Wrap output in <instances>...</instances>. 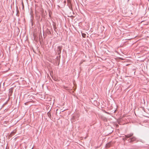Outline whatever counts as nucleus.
I'll return each mask as SVG.
<instances>
[{
    "mask_svg": "<svg viewBox=\"0 0 149 149\" xmlns=\"http://www.w3.org/2000/svg\"><path fill=\"white\" fill-rule=\"evenodd\" d=\"M135 140H136V138L135 137H133L132 138L130 139V142H132V141H134Z\"/></svg>",
    "mask_w": 149,
    "mask_h": 149,
    "instance_id": "obj_4",
    "label": "nucleus"
},
{
    "mask_svg": "<svg viewBox=\"0 0 149 149\" xmlns=\"http://www.w3.org/2000/svg\"><path fill=\"white\" fill-rule=\"evenodd\" d=\"M106 146L107 148H109L110 146V144L109 143H108L106 145Z\"/></svg>",
    "mask_w": 149,
    "mask_h": 149,
    "instance_id": "obj_5",
    "label": "nucleus"
},
{
    "mask_svg": "<svg viewBox=\"0 0 149 149\" xmlns=\"http://www.w3.org/2000/svg\"><path fill=\"white\" fill-rule=\"evenodd\" d=\"M11 91V92H12V89H10V91Z\"/></svg>",
    "mask_w": 149,
    "mask_h": 149,
    "instance_id": "obj_7",
    "label": "nucleus"
},
{
    "mask_svg": "<svg viewBox=\"0 0 149 149\" xmlns=\"http://www.w3.org/2000/svg\"><path fill=\"white\" fill-rule=\"evenodd\" d=\"M82 36L83 38H85L86 36V34L84 33H82Z\"/></svg>",
    "mask_w": 149,
    "mask_h": 149,
    "instance_id": "obj_6",
    "label": "nucleus"
},
{
    "mask_svg": "<svg viewBox=\"0 0 149 149\" xmlns=\"http://www.w3.org/2000/svg\"><path fill=\"white\" fill-rule=\"evenodd\" d=\"M62 48V47L58 46V47L57 50L58 54H60L61 53Z\"/></svg>",
    "mask_w": 149,
    "mask_h": 149,
    "instance_id": "obj_1",
    "label": "nucleus"
},
{
    "mask_svg": "<svg viewBox=\"0 0 149 149\" xmlns=\"http://www.w3.org/2000/svg\"><path fill=\"white\" fill-rule=\"evenodd\" d=\"M133 135V134L131 133L129 134H128V135H125V136L126 138H129V137L132 136Z\"/></svg>",
    "mask_w": 149,
    "mask_h": 149,
    "instance_id": "obj_3",
    "label": "nucleus"
},
{
    "mask_svg": "<svg viewBox=\"0 0 149 149\" xmlns=\"http://www.w3.org/2000/svg\"><path fill=\"white\" fill-rule=\"evenodd\" d=\"M16 130H14L10 134L9 136L10 137L12 136L13 135H14L16 133Z\"/></svg>",
    "mask_w": 149,
    "mask_h": 149,
    "instance_id": "obj_2",
    "label": "nucleus"
}]
</instances>
